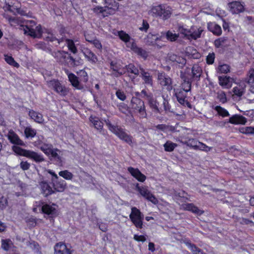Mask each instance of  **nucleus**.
<instances>
[{
	"label": "nucleus",
	"instance_id": "nucleus-16",
	"mask_svg": "<svg viewBox=\"0 0 254 254\" xmlns=\"http://www.w3.org/2000/svg\"><path fill=\"white\" fill-rule=\"evenodd\" d=\"M228 9L232 14H239L245 11L244 4L240 1H234L228 3Z\"/></svg>",
	"mask_w": 254,
	"mask_h": 254
},
{
	"label": "nucleus",
	"instance_id": "nucleus-20",
	"mask_svg": "<svg viewBox=\"0 0 254 254\" xmlns=\"http://www.w3.org/2000/svg\"><path fill=\"white\" fill-rule=\"evenodd\" d=\"M127 170L132 176L135 178L137 181L143 182L146 180V176L142 174L138 169L128 167Z\"/></svg>",
	"mask_w": 254,
	"mask_h": 254
},
{
	"label": "nucleus",
	"instance_id": "nucleus-12",
	"mask_svg": "<svg viewBox=\"0 0 254 254\" xmlns=\"http://www.w3.org/2000/svg\"><path fill=\"white\" fill-rule=\"evenodd\" d=\"M158 83L167 90L170 91L172 89V81L171 78L164 73H158L157 76Z\"/></svg>",
	"mask_w": 254,
	"mask_h": 254
},
{
	"label": "nucleus",
	"instance_id": "nucleus-14",
	"mask_svg": "<svg viewBox=\"0 0 254 254\" xmlns=\"http://www.w3.org/2000/svg\"><path fill=\"white\" fill-rule=\"evenodd\" d=\"M131 108L137 110L142 117H145L146 114L145 110L144 102L140 99L136 97H133L131 101Z\"/></svg>",
	"mask_w": 254,
	"mask_h": 254
},
{
	"label": "nucleus",
	"instance_id": "nucleus-42",
	"mask_svg": "<svg viewBox=\"0 0 254 254\" xmlns=\"http://www.w3.org/2000/svg\"><path fill=\"white\" fill-rule=\"evenodd\" d=\"M163 146L166 151L172 152L177 146V144L170 141H167Z\"/></svg>",
	"mask_w": 254,
	"mask_h": 254
},
{
	"label": "nucleus",
	"instance_id": "nucleus-22",
	"mask_svg": "<svg viewBox=\"0 0 254 254\" xmlns=\"http://www.w3.org/2000/svg\"><path fill=\"white\" fill-rule=\"evenodd\" d=\"M7 136L12 143L19 145H24L23 141L19 138L18 136L13 130H10L7 133Z\"/></svg>",
	"mask_w": 254,
	"mask_h": 254
},
{
	"label": "nucleus",
	"instance_id": "nucleus-1",
	"mask_svg": "<svg viewBox=\"0 0 254 254\" xmlns=\"http://www.w3.org/2000/svg\"><path fill=\"white\" fill-rule=\"evenodd\" d=\"M148 14L154 17H159L166 20L172 14V8L165 4H159L152 6L148 11Z\"/></svg>",
	"mask_w": 254,
	"mask_h": 254
},
{
	"label": "nucleus",
	"instance_id": "nucleus-51",
	"mask_svg": "<svg viewBox=\"0 0 254 254\" xmlns=\"http://www.w3.org/2000/svg\"><path fill=\"white\" fill-rule=\"evenodd\" d=\"M218 70L221 73H227L230 71V67L228 64H223L218 66Z\"/></svg>",
	"mask_w": 254,
	"mask_h": 254
},
{
	"label": "nucleus",
	"instance_id": "nucleus-35",
	"mask_svg": "<svg viewBox=\"0 0 254 254\" xmlns=\"http://www.w3.org/2000/svg\"><path fill=\"white\" fill-rule=\"evenodd\" d=\"M175 92L178 102L181 104H184L185 102L187 92L182 90L179 91L178 90H175Z\"/></svg>",
	"mask_w": 254,
	"mask_h": 254
},
{
	"label": "nucleus",
	"instance_id": "nucleus-39",
	"mask_svg": "<svg viewBox=\"0 0 254 254\" xmlns=\"http://www.w3.org/2000/svg\"><path fill=\"white\" fill-rule=\"evenodd\" d=\"M65 42L68 50L73 54H76L77 50L73 41L70 39H66Z\"/></svg>",
	"mask_w": 254,
	"mask_h": 254
},
{
	"label": "nucleus",
	"instance_id": "nucleus-23",
	"mask_svg": "<svg viewBox=\"0 0 254 254\" xmlns=\"http://www.w3.org/2000/svg\"><path fill=\"white\" fill-rule=\"evenodd\" d=\"M55 254H71V251L63 243H59L55 247Z\"/></svg>",
	"mask_w": 254,
	"mask_h": 254
},
{
	"label": "nucleus",
	"instance_id": "nucleus-43",
	"mask_svg": "<svg viewBox=\"0 0 254 254\" xmlns=\"http://www.w3.org/2000/svg\"><path fill=\"white\" fill-rule=\"evenodd\" d=\"M59 175L66 180H71L73 177V175L68 170L60 171Z\"/></svg>",
	"mask_w": 254,
	"mask_h": 254
},
{
	"label": "nucleus",
	"instance_id": "nucleus-21",
	"mask_svg": "<svg viewBox=\"0 0 254 254\" xmlns=\"http://www.w3.org/2000/svg\"><path fill=\"white\" fill-rule=\"evenodd\" d=\"M54 189L59 192H63L64 190L66 187V183L65 181L60 179L53 180L52 181Z\"/></svg>",
	"mask_w": 254,
	"mask_h": 254
},
{
	"label": "nucleus",
	"instance_id": "nucleus-44",
	"mask_svg": "<svg viewBox=\"0 0 254 254\" xmlns=\"http://www.w3.org/2000/svg\"><path fill=\"white\" fill-rule=\"evenodd\" d=\"M215 110L217 111V113L219 115L223 117H228L229 116L228 112L226 109L219 106H216L215 107Z\"/></svg>",
	"mask_w": 254,
	"mask_h": 254
},
{
	"label": "nucleus",
	"instance_id": "nucleus-11",
	"mask_svg": "<svg viewBox=\"0 0 254 254\" xmlns=\"http://www.w3.org/2000/svg\"><path fill=\"white\" fill-rule=\"evenodd\" d=\"M129 218L136 228H142L143 215L139 209L135 207H132Z\"/></svg>",
	"mask_w": 254,
	"mask_h": 254
},
{
	"label": "nucleus",
	"instance_id": "nucleus-49",
	"mask_svg": "<svg viewBox=\"0 0 254 254\" xmlns=\"http://www.w3.org/2000/svg\"><path fill=\"white\" fill-rule=\"evenodd\" d=\"M227 41L226 37L219 38L214 41V45L217 48H219L223 46V45Z\"/></svg>",
	"mask_w": 254,
	"mask_h": 254
},
{
	"label": "nucleus",
	"instance_id": "nucleus-2",
	"mask_svg": "<svg viewBox=\"0 0 254 254\" xmlns=\"http://www.w3.org/2000/svg\"><path fill=\"white\" fill-rule=\"evenodd\" d=\"M178 31L189 40H196L200 37L203 30L196 26H192L190 29H188L183 25H179Z\"/></svg>",
	"mask_w": 254,
	"mask_h": 254
},
{
	"label": "nucleus",
	"instance_id": "nucleus-36",
	"mask_svg": "<svg viewBox=\"0 0 254 254\" xmlns=\"http://www.w3.org/2000/svg\"><path fill=\"white\" fill-rule=\"evenodd\" d=\"M202 68L198 64H194L192 67L191 72L193 78L199 79L202 74Z\"/></svg>",
	"mask_w": 254,
	"mask_h": 254
},
{
	"label": "nucleus",
	"instance_id": "nucleus-31",
	"mask_svg": "<svg viewBox=\"0 0 254 254\" xmlns=\"http://www.w3.org/2000/svg\"><path fill=\"white\" fill-rule=\"evenodd\" d=\"M85 57L91 63H96L97 62V58L96 55L90 50L86 49L83 52Z\"/></svg>",
	"mask_w": 254,
	"mask_h": 254
},
{
	"label": "nucleus",
	"instance_id": "nucleus-64",
	"mask_svg": "<svg viewBox=\"0 0 254 254\" xmlns=\"http://www.w3.org/2000/svg\"><path fill=\"white\" fill-rule=\"evenodd\" d=\"M165 36V32H161L160 33H157L156 34V43L159 41H162V39L164 38Z\"/></svg>",
	"mask_w": 254,
	"mask_h": 254
},
{
	"label": "nucleus",
	"instance_id": "nucleus-34",
	"mask_svg": "<svg viewBox=\"0 0 254 254\" xmlns=\"http://www.w3.org/2000/svg\"><path fill=\"white\" fill-rule=\"evenodd\" d=\"M42 211L48 215L53 214L56 213L55 205L44 204L42 207Z\"/></svg>",
	"mask_w": 254,
	"mask_h": 254
},
{
	"label": "nucleus",
	"instance_id": "nucleus-19",
	"mask_svg": "<svg viewBox=\"0 0 254 254\" xmlns=\"http://www.w3.org/2000/svg\"><path fill=\"white\" fill-rule=\"evenodd\" d=\"M219 84L223 88L229 89L232 86L233 79L229 76H221L219 78Z\"/></svg>",
	"mask_w": 254,
	"mask_h": 254
},
{
	"label": "nucleus",
	"instance_id": "nucleus-58",
	"mask_svg": "<svg viewBox=\"0 0 254 254\" xmlns=\"http://www.w3.org/2000/svg\"><path fill=\"white\" fill-rule=\"evenodd\" d=\"M78 73L81 77H82L83 80L84 82L88 81V75L87 72L84 70H80Z\"/></svg>",
	"mask_w": 254,
	"mask_h": 254
},
{
	"label": "nucleus",
	"instance_id": "nucleus-24",
	"mask_svg": "<svg viewBox=\"0 0 254 254\" xmlns=\"http://www.w3.org/2000/svg\"><path fill=\"white\" fill-rule=\"evenodd\" d=\"M111 67L114 71L113 74L116 77L120 76L126 72L125 68L122 67L121 65L117 63L111 62Z\"/></svg>",
	"mask_w": 254,
	"mask_h": 254
},
{
	"label": "nucleus",
	"instance_id": "nucleus-32",
	"mask_svg": "<svg viewBox=\"0 0 254 254\" xmlns=\"http://www.w3.org/2000/svg\"><path fill=\"white\" fill-rule=\"evenodd\" d=\"M9 0H5V3L6 5L5 7L9 11L13 12L21 13L18 5H15V3H16V1L15 0H13L14 1V3L12 4V2L11 3H9Z\"/></svg>",
	"mask_w": 254,
	"mask_h": 254
},
{
	"label": "nucleus",
	"instance_id": "nucleus-46",
	"mask_svg": "<svg viewBox=\"0 0 254 254\" xmlns=\"http://www.w3.org/2000/svg\"><path fill=\"white\" fill-rule=\"evenodd\" d=\"M5 61L8 63L9 64L11 65L14 67H18L19 64L17 63H16L13 59V58L7 55H5L4 56Z\"/></svg>",
	"mask_w": 254,
	"mask_h": 254
},
{
	"label": "nucleus",
	"instance_id": "nucleus-63",
	"mask_svg": "<svg viewBox=\"0 0 254 254\" xmlns=\"http://www.w3.org/2000/svg\"><path fill=\"white\" fill-rule=\"evenodd\" d=\"M176 63L177 64H181L182 65H183L186 64V60L181 57L177 56Z\"/></svg>",
	"mask_w": 254,
	"mask_h": 254
},
{
	"label": "nucleus",
	"instance_id": "nucleus-57",
	"mask_svg": "<svg viewBox=\"0 0 254 254\" xmlns=\"http://www.w3.org/2000/svg\"><path fill=\"white\" fill-rule=\"evenodd\" d=\"M20 167L24 171L27 170L30 167V164L27 161H21L20 163Z\"/></svg>",
	"mask_w": 254,
	"mask_h": 254
},
{
	"label": "nucleus",
	"instance_id": "nucleus-37",
	"mask_svg": "<svg viewBox=\"0 0 254 254\" xmlns=\"http://www.w3.org/2000/svg\"><path fill=\"white\" fill-rule=\"evenodd\" d=\"M40 187L42 189L43 193L45 196L51 194L53 192V191L51 187L46 182H42L40 184Z\"/></svg>",
	"mask_w": 254,
	"mask_h": 254
},
{
	"label": "nucleus",
	"instance_id": "nucleus-61",
	"mask_svg": "<svg viewBox=\"0 0 254 254\" xmlns=\"http://www.w3.org/2000/svg\"><path fill=\"white\" fill-rule=\"evenodd\" d=\"M134 239L138 242H144L146 241V238L143 235H134Z\"/></svg>",
	"mask_w": 254,
	"mask_h": 254
},
{
	"label": "nucleus",
	"instance_id": "nucleus-48",
	"mask_svg": "<svg viewBox=\"0 0 254 254\" xmlns=\"http://www.w3.org/2000/svg\"><path fill=\"white\" fill-rule=\"evenodd\" d=\"M240 132L246 134H254V127H247L240 128Z\"/></svg>",
	"mask_w": 254,
	"mask_h": 254
},
{
	"label": "nucleus",
	"instance_id": "nucleus-47",
	"mask_svg": "<svg viewBox=\"0 0 254 254\" xmlns=\"http://www.w3.org/2000/svg\"><path fill=\"white\" fill-rule=\"evenodd\" d=\"M247 82L248 84L254 83V69H251L249 70L247 77Z\"/></svg>",
	"mask_w": 254,
	"mask_h": 254
},
{
	"label": "nucleus",
	"instance_id": "nucleus-50",
	"mask_svg": "<svg viewBox=\"0 0 254 254\" xmlns=\"http://www.w3.org/2000/svg\"><path fill=\"white\" fill-rule=\"evenodd\" d=\"M128 72L132 73L135 75H138L139 74V71L138 69L133 64H129L126 66Z\"/></svg>",
	"mask_w": 254,
	"mask_h": 254
},
{
	"label": "nucleus",
	"instance_id": "nucleus-26",
	"mask_svg": "<svg viewBox=\"0 0 254 254\" xmlns=\"http://www.w3.org/2000/svg\"><path fill=\"white\" fill-rule=\"evenodd\" d=\"M245 90L246 85L244 83L238 84L232 89V91L233 92L232 96H236L239 97H241L244 94Z\"/></svg>",
	"mask_w": 254,
	"mask_h": 254
},
{
	"label": "nucleus",
	"instance_id": "nucleus-13",
	"mask_svg": "<svg viewBox=\"0 0 254 254\" xmlns=\"http://www.w3.org/2000/svg\"><path fill=\"white\" fill-rule=\"evenodd\" d=\"M48 85L52 88L57 93L64 96L68 93V90L57 80H52L48 82Z\"/></svg>",
	"mask_w": 254,
	"mask_h": 254
},
{
	"label": "nucleus",
	"instance_id": "nucleus-27",
	"mask_svg": "<svg viewBox=\"0 0 254 254\" xmlns=\"http://www.w3.org/2000/svg\"><path fill=\"white\" fill-rule=\"evenodd\" d=\"M207 27L208 30L212 32L214 34L220 35L222 33V29L221 27L214 22L208 23Z\"/></svg>",
	"mask_w": 254,
	"mask_h": 254
},
{
	"label": "nucleus",
	"instance_id": "nucleus-53",
	"mask_svg": "<svg viewBox=\"0 0 254 254\" xmlns=\"http://www.w3.org/2000/svg\"><path fill=\"white\" fill-rule=\"evenodd\" d=\"M191 88V83L189 81H185L184 83H182V91H184L186 92H188V91L190 90Z\"/></svg>",
	"mask_w": 254,
	"mask_h": 254
},
{
	"label": "nucleus",
	"instance_id": "nucleus-56",
	"mask_svg": "<svg viewBox=\"0 0 254 254\" xmlns=\"http://www.w3.org/2000/svg\"><path fill=\"white\" fill-rule=\"evenodd\" d=\"M149 27V25L146 20H143L142 25L139 28V29L142 31L146 32Z\"/></svg>",
	"mask_w": 254,
	"mask_h": 254
},
{
	"label": "nucleus",
	"instance_id": "nucleus-17",
	"mask_svg": "<svg viewBox=\"0 0 254 254\" xmlns=\"http://www.w3.org/2000/svg\"><path fill=\"white\" fill-rule=\"evenodd\" d=\"M1 247L4 250L8 252V254H17L16 247L13 246L9 239L2 240Z\"/></svg>",
	"mask_w": 254,
	"mask_h": 254
},
{
	"label": "nucleus",
	"instance_id": "nucleus-60",
	"mask_svg": "<svg viewBox=\"0 0 254 254\" xmlns=\"http://www.w3.org/2000/svg\"><path fill=\"white\" fill-rule=\"evenodd\" d=\"M116 95L117 97L122 101H124L126 98L125 93L120 90L116 92Z\"/></svg>",
	"mask_w": 254,
	"mask_h": 254
},
{
	"label": "nucleus",
	"instance_id": "nucleus-3",
	"mask_svg": "<svg viewBox=\"0 0 254 254\" xmlns=\"http://www.w3.org/2000/svg\"><path fill=\"white\" fill-rule=\"evenodd\" d=\"M118 34L120 38L126 44L127 47L130 48L134 53L143 58L147 57V54L146 52L141 48H138L133 40H130V37L127 33L123 31H120L118 32Z\"/></svg>",
	"mask_w": 254,
	"mask_h": 254
},
{
	"label": "nucleus",
	"instance_id": "nucleus-29",
	"mask_svg": "<svg viewBox=\"0 0 254 254\" xmlns=\"http://www.w3.org/2000/svg\"><path fill=\"white\" fill-rule=\"evenodd\" d=\"M29 115L30 118L35 122L42 124L44 122V119L41 114L36 112L33 110H30L29 112Z\"/></svg>",
	"mask_w": 254,
	"mask_h": 254
},
{
	"label": "nucleus",
	"instance_id": "nucleus-55",
	"mask_svg": "<svg viewBox=\"0 0 254 254\" xmlns=\"http://www.w3.org/2000/svg\"><path fill=\"white\" fill-rule=\"evenodd\" d=\"M7 204V199L2 196L0 198V209H3L5 208Z\"/></svg>",
	"mask_w": 254,
	"mask_h": 254
},
{
	"label": "nucleus",
	"instance_id": "nucleus-52",
	"mask_svg": "<svg viewBox=\"0 0 254 254\" xmlns=\"http://www.w3.org/2000/svg\"><path fill=\"white\" fill-rule=\"evenodd\" d=\"M217 98L219 100V101L222 103H224L227 101V97L226 94L223 91H221L218 92Z\"/></svg>",
	"mask_w": 254,
	"mask_h": 254
},
{
	"label": "nucleus",
	"instance_id": "nucleus-4",
	"mask_svg": "<svg viewBox=\"0 0 254 254\" xmlns=\"http://www.w3.org/2000/svg\"><path fill=\"white\" fill-rule=\"evenodd\" d=\"M105 2L106 6H96L93 9V11L97 13H102L103 16L105 17L114 13L119 8V3L115 0H105Z\"/></svg>",
	"mask_w": 254,
	"mask_h": 254
},
{
	"label": "nucleus",
	"instance_id": "nucleus-25",
	"mask_svg": "<svg viewBox=\"0 0 254 254\" xmlns=\"http://www.w3.org/2000/svg\"><path fill=\"white\" fill-rule=\"evenodd\" d=\"M247 121L246 118L241 115H236L229 119V122L235 125H244L246 123Z\"/></svg>",
	"mask_w": 254,
	"mask_h": 254
},
{
	"label": "nucleus",
	"instance_id": "nucleus-15",
	"mask_svg": "<svg viewBox=\"0 0 254 254\" xmlns=\"http://www.w3.org/2000/svg\"><path fill=\"white\" fill-rule=\"evenodd\" d=\"M136 189L140 194L145 199L151 201L153 204H157L158 201L157 199L153 195L146 187H139L138 185H136Z\"/></svg>",
	"mask_w": 254,
	"mask_h": 254
},
{
	"label": "nucleus",
	"instance_id": "nucleus-54",
	"mask_svg": "<svg viewBox=\"0 0 254 254\" xmlns=\"http://www.w3.org/2000/svg\"><path fill=\"white\" fill-rule=\"evenodd\" d=\"M215 59V54L213 53H209L206 57V62L208 64H212Z\"/></svg>",
	"mask_w": 254,
	"mask_h": 254
},
{
	"label": "nucleus",
	"instance_id": "nucleus-38",
	"mask_svg": "<svg viewBox=\"0 0 254 254\" xmlns=\"http://www.w3.org/2000/svg\"><path fill=\"white\" fill-rule=\"evenodd\" d=\"M165 35L166 36V39L171 42L176 41L179 36V34L175 33L170 30L165 33Z\"/></svg>",
	"mask_w": 254,
	"mask_h": 254
},
{
	"label": "nucleus",
	"instance_id": "nucleus-62",
	"mask_svg": "<svg viewBox=\"0 0 254 254\" xmlns=\"http://www.w3.org/2000/svg\"><path fill=\"white\" fill-rule=\"evenodd\" d=\"M94 45V46L98 49H102V45L100 41L96 39L93 40L92 42L91 43Z\"/></svg>",
	"mask_w": 254,
	"mask_h": 254
},
{
	"label": "nucleus",
	"instance_id": "nucleus-18",
	"mask_svg": "<svg viewBox=\"0 0 254 254\" xmlns=\"http://www.w3.org/2000/svg\"><path fill=\"white\" fill-rule=\"evenodd\" d=\"M65 72L68 76L69 81L73 87L78 90H81L83 88V86L80 84L77 76L72 73H69L67 69L65 70Z\"/></svg>",
	"mask_w": 254,
	"mask_h": 254
},
{
	"label": "nucleus",
	"instance_id": "nucleus-8",
	"mask_svg": "<svg viewBox=\"0 0 254 254\" xmlns=\"http://www.w3.org/2000/svg\"><path fill=\"white\" fill-rule=\"evenodd\" d=\"M33 145L41 149L46 155L53 157L58 156V152L59 150L54 148L53 145L50 143H44L42 140L39 137L38 140L33 142Z\"/></svg>",
	"mask_w": 254,
	"mask_h": 254
},
{
	"label": "nucleus",
	"instance_id": "nucleus-40",
	"mask_svg": "<svg viewBox=\"0 0 254 254\" xmlns=\"http://www.w3.org/2000/svg\"><path fill=\"white\" fill-rule=\"evenodd\" d=\"M90 120L96 129L100 130L102 128L103 123L101 121H99L98 118L95 117L91 116Z\"/></svg>",
	"mask_w": 254,
	"mask_h": 254
},
{
	"label": "nucleus",
	"instance_id": "nucleus-10",
	"mask_svg": "<svg viewBox=\"0 0 254 254\" xmlns=\"http://www.w3.org/2000/svg\"><path fill=\"white\" fill-rule=\"evenodd\" d=\"M107 126L111 131L118 136L121 139L124 140L129 145L132 143L131 136L128 135L123 129L111 125L110 122H107Z\"/></svg>",
	"mask_w": 254,
	"mask_h": 254
},
{
	"label": "nucleus",
	"instance_id": "nucleus-33",
	"mask_svg": "<svg viewBox=\"0 0 254 254\" xmlns=\"http://www.w3.org/2000/svg\"><path fill=\"white\" fill-rule=\"evenodd\" d=\"M184 243L187 247L192 252L193 254H205L200 249L191 244L190 241H184Z\"/></svg>",
	"mask_w": 254,
	"mask_h": 254
},
{
	"label": "nucleus",
	"instance_id": "nucleus-28",
	"mask_svg": "<svg viewBox=\"0 0 254 254\" xmlns=\"http://www.w3.org/2000/svg\"><path fill=\"white\" fill-rule=\"evenodd\" d=\"M140 70L141 77L144 83L146 84L152 86L153 83V80L152 77L150 75V73L147 71H145V70L142 68H140Z\"/></svg>",
	"mask_w": 254,
	"mask_h": 254
},
{
	"label": "nucleus",
	"instance_id": "nucleus-30",
	"mask_svg": "<svg viewBox=\"0 0 254 254\" xmlns=\"http://www.w3.org/2000/svg\"><path fill=\"white\" fill-rule=\"evenodd\" d=\"M182 208L186 210L190 211L194 213L199 215L202 213L201 211L192 203L184 204L182 205Z\"/></svg>",
	"mask_w": 254,
	"mask_h": 254
},
{
	"label": "nucleus",
	"instance_id": "nucleus-7",
	"mask_svg": "<svg viewBox=\"0 0 254 254\" xmlns=\"http://www.w3.org/2000/svg\"><path fill=\"white\" fill-rule=\"evenodd\" d=\"M55 56L60 63H65L66 61H68V63L72 66H78L83 64V61L80 58L75 59L72 57L68 55L67 53H65L63 51H58L56 52Z\"/></svg>",
	"mask_w": 254,
	"mask_h": 254
},
{
	"label": "nucleus",
	"instance_id": "nucleus-6",
	"mask_svg": "<svg viewBox=\"0 0 254 254\" xmlns=\"http://www.w3.org/2000/svg\"><path fill=\"white\" fill-rule=\"evenodd\" d=\"M26 24V25L21 26L24 34L33 38H39L41 37L42 36V28L40 25L34 27L35 23L32 20L27 21Z\"/></svg>",
	"mask_w": 254,
	"mask_h": 254
},
{
	"label": "nucleus",
	"instance_id": "nucleus-45",
	"mask_svg": "<svg viewBox=\"0 0 254 254\" xmlns=\"http://www.w3.org/2000/svg\"><path fill=\"white\" fill-rule=\"evenodd\" d=\"M156 37V34H153L152 33H149L147 35V42L151 45H157Z\"/></svg>",
	"mask_w": 254,
	"mask_h": 254
},
{
	"label": "nucleus",
	"instance_id": "nucleus-41",
	"mask_svg": "<svg viewBox=\"0 0 254 254\" xmlns=\"http://www.w3.org/2000/svg\"><path fill=\"white\" fill-rule=\"evenodd\" d=\"M24 133L26 138H33L36 134V131L31 127H26L24 130Z\"/></svg>",
	"mask_w": 254,
	"mask_h": 254
},
{
	"label": "nucleus",
	"instance_id": "nucleus-9",
	"mask_svg": "<svg viewBox=\"0 0 254 254\" xmlns=\"http://www.w3.org/2000/svg\"><path fill=\"white\" fill-rule=\"evenodd\" d=\"M184 137L182 136H180V137L177 138L176 140L177 141H179L181 143L183 144H186L188 146L192 147L195 149H199L202 151H204L206 152L209 151L211 148L207 146L205 144L197 141V140L190 138L189 139L188 141L183 140Z\"/></svg>",
	"mask_w": 254,
	"mask_h": 254
},
{
	"label": "nucleus",
	"instance_id": "nucleus-5",
	"mask_svg": "<svg viewBox=\"0 0 254 254\" xmlns=\"http://www.w3.org/2000/svg\"><path fill=\"white\" fill-rule=\"evenodd\" d=\"M12 150L16 154L31 159L36 162H41L44 160L41 154L30 150L24 149L15 145L12 147Z\"/></svg>",
	"mask_w": 254,
	"mask_h": 254
},
{
	"label": "nucleus",
	"instance_id": "nucleus-59",
	"mask_svg": "<svg viewBox=\"0 0 254 254\" xmlns=\"http://www.w3.org/2000/svg\"><path fill=\"white\" fill-rule=\"evenodd\" d=\"M29 247L34 250L35 252H38L39 250V245L35 242H32L29 243Z\"/></svg>",
	"mask_w": 254,
	"mask_h": 254
}]
</instances>
